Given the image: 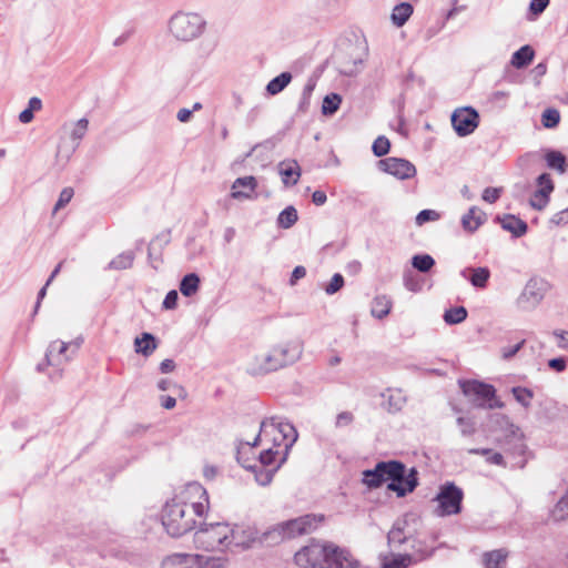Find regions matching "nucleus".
<instances>
[{
  "label": "nucleus",
  "mask_w": 568,
  "mask_h": 568,
  "mask_svg": "<svg viewBox=\"0 0 568 568\" xmlns=\"http://www.w3.org/2000/svg\"><path fill=\"white\" fill-rule=\"evenodd\" d=\"M209 508V495L199 483H190L184 491L166 501L161 520L166 532L179 538L194 529L195 517H202Z\"/></svg>",
  "instance_id": "nucleus-1"
},
{
  "label": "nucleus",
  "mask_w": 568,
  "mask_h": 568,
  "mask_svg": "<svg viewBox=\"0 0 568 568\" xmlns=\"http://www.w3.org/2000/svg\"><path fill=\"white\" fill-rule=\"evenodd\" d=\"M294 560L301 568H356L358 565L347 550L316 540L300 549Z\"/></svg>",
  "instance_id": "nucleus-2"
},
{
  "label": "nucleus",
  "mask_w": 568,
  "mask_h": 568,
  "mask_svg": "<svg viewBox=\"0 0 568 568\" xmlns=\"http://www.w3.org/2000/svg\"><path fill=\"white\" fill-rule=\"evenodd\" d=\"M237 529L231 528L226 523L204 524L195 531L194 542L197 548L206 551H213L231 545H244L237 538Z\"/></svg>",
  "instance_id": "nucleus-3"
},
{
  "label": "nucleus",
  "mask_w": 568,
  "mask_h": 568,
  "mask_svg": "<svg viewBox=\"0 0 568 568\" xmlns=\"http://www.w3.org/2000/svg\"><path fill=\"white\" fill-rule=\"evenodd\" d=\"M169 31L178 41L190 42L206 29V20L196 12L178 11L169 20Z\"/></svg>",
  "instance_id": "nucleus-4"
},
{
  "label": "nucleus",
  "mask_w": 568,
  "mask_h": 568,
  "mask_svg": "<svg viewBox=\"0 0 568 568\" xmlns=\"http://www.w3.org/2000/svg\"><path fill=\"white\" fill-rule=\"evenodd\" d=\"M261 433L264 434V439L270 438L274 446H281L284 444L285 454L282 458V463L285 462L288 449L294 445L298 437L297 430L293 424L283 420L277 416L263 419L261 422Z\"/></svg>",
  "instance_id": "nucleus-5"
},
{
  "label": "nucleus",
  "mask_w": 568,
  "mask_h": 568,
  "mask_svg": "<svg viewBox=\"0 0 568 568\" xmlns=\"http://www.w3.org/2000/svg\"><path fill=\"white\" fill-rule=\"evenodd\" d=\"M419 484L418 471L415 467L407 469L406 465L397 459L389 460L387 489L397 497H405L413 493Z\"/></svg>",
  "instance_id": "nucleus-6"
},
{
  "label": "nucleus",
  "mask_w": 568,
  "mask_h": 568,
  "mask_svg": "<svg viewBox=\"0 0 568 568\" xmlns=\"http://www.w3.org/2000/svg\"><path fill=\"white\" fill-rule=\"evenodd\" d=\"M463 394L469 398L471 404L479 408H503L505 404L497 399L496 388L491 384L485 382L469 379L459 381Z\"/></svg>",
  "instance_id": "nucleus-7"
},
{
  "label": "nucleus",
  "mask_w": 568,
  "mask_h": 568,
  "mask_svg": "<svg viewBox=\"0 0 568 568\" xmlns=\"http://www.w3.org/2000/svg\"><path fill=\"white\" fill-rule=\"evenodd\" d=\"M325 520L324 515L306 514L278 524V531L284 538H295L297 536L313 532Z\"/></svg>",
  "instance_id": "nucleus-8"
},
{
  "label": "nucleus",
  "mask_w": 568,
  "mask_h": 568,
  "mask_svg": "<svg viewBox=\"0 0 568 568\" xmlns=\"http://www.w3.org/2000/svg\"><path fill=\"white\" fill-rule=\"evenodd\" d=\"M463 489L454 483L442 485L436 496L438 501L437 515L445 517L459 514L463 508Z\"/></svg>",
  "instance_id": "nucleus-9"
},
{
  "label": "nucleus",
  "mask_w": 568,
  "mask_h": 568,
  "mask_svg": "<svg viewBox=\"0 0 568 568\" xmlns=\"http://www.w3.org/2000/svg\"><path fill=\"white\" fill-rule=\"evenodd\" d=\"M227 559L224 557L206 555L173 554L164 560L165 567L182 566L191 567L196 564L197 568H226Z\"/></svg>",
  "instance_id": "nucleus-10"
},
{
  "label": "nucleus",
  "mask_w": 568,
  "mask_h": 568,
  "mask_svg": "<svg viewBox=\"0 0 568 568\" xmlns=\"http://www.w3.org/2000/svg\"><path fill=\"white\" fill-rule=\"evenodd\" d=\"M548 288L549 284L545 280L537 277L530 278L517 298L518 307L524 311L536 308L544 300Z\"/></svg>",
  "instance_id": "nucleus-11"
},
{
  "label": "nucleus",
  "mask_w": 568,
  "mask_h": 568,
  "mask_svg": "<svg viewBox=\"0 0 568 568\" xmlns=\"http://www.w3.org/2000/svg\"><path fill=\"white\" fill-rule=\"evenodd\" d=\"M452 125L458 136L471 134L479 125L480 116L473 106L456 109L450 116Z\"/></svg>",
  "instance_id": "nucleus-12"
},
{
  "label": "nucleus",
  "mask_w": 568,
  "mask_h": 568,
  "mask_svg": "<svg viewBox=\"0 0 568 568\" xmlns=\"http://www.w3.org/2000/svg\"><path fill=\"white\" fill-rule=\"evenodd\" d=\"M377 168L381 171L399 180L412 179L416 175L415 165L410 161L403 158L390 156L382 159L377 162Z\"/></svg>",
  "instance_id": "nucleus-13"
},
{
  "label": "nucleus",
  "mask_w": 568,
  "mask_h": 568,
  "mask_svg": "<svg viewBox=\"0 0 568 568\" xmlns=\"http://www.w3.org/2000/svg\"><path fill=\"white\" fill-rule=\"evenodd\" d=\"M271 352L278 358V363L285 367L297 362L303 354V343L291 341L272 347Z\"/></svg>",
  "instance_id": "nucleus-14"
},
{
  "label": "nucleus",
  "mask_w": 568,
  "mask_h": 568,
  "mask_svg": "<svg viewBox=\"0 0 568 568\" xmlns=\"http://www.w3.org/2000/svg\"><path fill=\"white\" fill-rule=\"evenodd\" d=\"M389 460L378 462L373 469L363 471L362 481L368 488H379L384 483H388Z\"/></svg>",
  "instance_id": "nucleus-15"
},
{
  "label": "nucleus",
  "mask_w": 568,
  "mask_h": 568,
  "mask_svg": "<svg viewBox=\"0 0 568 568\" xmlns=\"http://www.w3.org/2000/svg\"><path fill=\"white\" fill-rule=\"evenodd\" d=\"M72 347V354L75 353L80 347V342L65 343L61 341L52 342L45 353V365H60V357L64 356L65 361L70 359V356L65 355L67 351Z\"/></svg>",
  "instance_id": "nucleus-16"
},
{
  "label": "nucleus",
  "mask_w": 568,
  "mask_h": 568,
  "mask_svg": "<svg viewBox=\"0 0 568 568\" xmlns=\"http://www.w3.org/2000/svg\"><path fill=\"white\" fill-rule=\"evenodd\" d=\"M237 462L247 470L252 471L254 474L255 480L261 486H267L275 473L281 467L282 460L278 465L274 466L273 468L263 467V465H253V464H246L242 460L241 453H237Z\"/></svg>",
  "instance_id": "nucleus-17"
},
{
  "label": "nucleus",
  "mask_w": 568,
  "mask_h": 568,
  "mask_svg": "<svg viewBox=\"0 0 568 568\" xmlns=\"http://www.w3.org/2000/svg\"><path fill=\"white\" fill-rule=\"evenodd\" d=\"M170 243V232L156 235L148 247V260L152 268L158 270L162 263V251Z\"/></svg>",
  "instance_id": "nucleus-18"
},
{
  "label": "nucleus",
  "mask_w": 568,
  "mask_h": 568,
  "mask_svg": "<svg viewBox=\"0 0 568 568\" xmlns=\"http://www.w3.org/2000/svg\"><path fill=\"white\" fill-rule=\"evenodd\" d=\"M257 187V181L254 176L237 178L232 184L231 197L234 200L252 199V193Z\"/></svg>",
  "instance_id": "nucleus-19"
},
{
  "label": "nucleus",
  "mask_w": 568,
  "mask_h": 568,
  "mask_svg": "<svg viewBox=\"0 0 568 568\" xmlns=\"http://www.w3.org/2000/svg\"><path fill=\"white\" fill-rule=\"evenodd\" d=\"M494 221L516 239L524 236L528 231L527 223L513 214L496 215Z\"/></svg>",
  "instance_id": "nucleus-20"
},
{
  "label": "nucleus",
  "mask_w": 568,
  "mask_h": 568,
  "mask_svg": "<svg viewBox=\"0 0 568 568\" xmlns=\"http://www.w3.org/2000/svg\"><path fill=\"white\" fill-rule=\"evenodd\" d=\"M283 368L278 358L270 351L255 357V365L251 368L253 375H263Z\"/></svg>",
  "instance_id": "nucleus-21"
},
{
  "label": "nucleus",
  "mask_w": 568,
  "mask_h": 568,
  "mask_svg": "<svg viewBox=\"0 0 568 568\" xmlns=\"http://www.w3.org/2000/svg\"><path fill=\"white\" fill-rule=\"evenodd\" d=\"M460 275L467 278L476 288H486L490 278V270L487 266L468 267L460 272Z\"/></svg>",
  "instance_id": "nucleus-22"
},
{
  "label": "nucleus",
  "mask_w": 568,
  "mask_h": 568,
  "mask_svg": "<svg viewBox=\"0 0 568 568\" xmlns=\"http://www.w3.org/2000/svg\"><path fill=\"white\" fill-rule=\"evenodd\" d=\"M278 174L285 186H293L297 184L301 176V168L296 161H283L278 164Z\"/></svg>",
  "instance_id": "nucleus-23"
},
{
  "label": "nucleus",
  "mask_w": 568,
  "mask_h": 568,
  "mask_svg": "<svg viewBox=\"0 0 568 568\" xmlns=\"http://www.w3.org/2000/svg\"><path fill=\"white\" fill-rule=\"evenodd\" d=\"M486 221V214L476 206H471L462 217V226L466 232L474 233Z\"/></svg>",
  "instance_id": "nucleus-24"
},
{
  "label": "nucleus",
  "mask_w": 568,
  "mask_h": 568,
  "mask_svg": "<svg viewBox=\"0 0 568 568\" xmlns=\"http://www.w3.org/2000/svg\"><path fill=\"white\" fill-rule=\"evenodd\" d=\"M407 520L398 519L394 523L392 529L387 534L390 545H403L412 538V532L407 530Z\"/></svg>",
  "instance_id": "nucleus-25"
},
{
  "label": "nucleus",
  "mask_w": 568,
  "mask_h": 568,
  "mask_svg": "<svg viewBox=\"0 0 568 568\" xmlns=\"http://www.w3.org/2000/svg\"><path fill=\"white\" fill-rule=\"evenodd\" d=\"M158 348V341L151 333L144 332L134 339V349L138 354L149 357Z\"/></svg>",
  "instance_id": "nucleus-26"
},
{
  "label": "nucleus",
  "mask_w": 568,
  "mask_h": 568,
  "mask_svg": "<svg viewBox=\"0 0 568 568\" xmlns=\"http://www.w3.org/2000/svg\"><path fill=\"white\" fill-rule=\"evenodd\" d=\"M544 159L550 170H556L560 174H564L567 171V158L560 151L547 149L545 151Z\"/></svg>",
  "instance_id": "nucleus-27"
},
{
  "label": "nucleus",
  "mask_w": 568,
  "mask_h": 568,
  "mask_svg": "<svg viewBox=\"0 0 568 568\" xmlns=\"http://www.w3.org/2000/svg\"><path fill=\"white\" fill-rule=\"evenodd\" d=\"M393 301L387 295H377L372 301L371 314L373 317L383 320L392 310Z\"/></svg>",
  "instance_id": "nucleus-28"
},
{
  "label": "nucleus",
  "mask_w": 568,
  "mask_h": 568,
  "mask_svg": "<svg viewBox=\"0 0 568 568\" xmlns=\"http://www.w3.org/2000/svg\"><path fill=\"white\" fill-rule=\"evenodd\" d=\"M535 57V50L531 45L525 44L515 51L511 55L510 63L516 69H524L530 64Z\"/></svg>",
  "instance_id": "nucleus-29"
},
{
  "label": "nucleus",
  "mask_w": 568,
  "mask_h": 568,
  "mask_svg": "<svg viewBox=\"0 0 568 568\" xmlns=\"http://www.w3.org/2000/svg\"><path fill=\"white\" fill-rule=\"evenodd\" d=\"M293 75L291 72L285 71L273 78L265 87V92L268 95H276L281 93L292 81Z\"/></svg>",
  "instance_id": "nucleus-30"
},
{
  "label": "nucleus",
  "mask_w": 568,
  "mask_h": 568,
  "mask_svg": "<svg viewBox=\"0 0 568 568\" xmlns=\"http://www.w3.org/2000/svg\"><path fill=\"white\" fill-rule=\"evenodd\" d=\"M413 11L414 8L408 2L396 4L390 16L392 22L398 28L403 27L413 14Z\"/></svg>",
  "instance_id": "nucleus-31"
},
{
  "label": "nucleus",
  "mask_w": 568,
  "mask_h": 568,
  "mask_svg": "<svg viewBox=\"0 0 568 568\" xmlns=\"http://www.w3.org/2000/svg\"><path fill=\"white\" fill-rule=\"evenodd\" d=\"M200 276L196 273H187L180 282V292L185 297L193 296L200 288Z\"/></svg>",
  "instance_id": "nucleus-32"
},
{
  "label": "nucleus",
  "mask_w": 568,
  "mask_h": 568,
  "mask_svg": "<svg viewBox=\"0 0 568 568\" xmlns=\"http://www.w3.org/2000/svg\"><path fill=\"white\" fill-rule=\"evenodd\" d=\"M135 258L134 251H125L116 255L106 266V270H128L133 265Z\"/></svg>",
  "instance_id": "nucleus-33"
},
{
  "label": "nucleus",
  "mask_w": 568,
  "mask_h": 568,
  "mask_svg": "<svg viewBox=\"0 0 568 568\" xmlns=\"http://www.w3.org/2000/svg\"><path fill=\"white\" fill-rule=\"evenodd\" d=\"M297 210L293 205H288L280 212L276 223L278 227L287 230L291 229L297 222Z\"/></svg>",
  "instance_id": "nucleus-34"
},
{
  "label": "nucleus",
  "mask_w": 568,
  "mask_h": 568,
  "mask_svg": "<svg viewBox=\"0 0 568 568\" xmlns=\"http://www.w3.org/2000/svg\"><path fill=\"white\" fill-rule=\"evenodd\" d=\"M508 551L504 548L487 551L483 556L486 568H499L500 564L506 561Z\"/></svg>",
  "instance_id": "nucleus-35"
},
{
  "label": "nucleus",
  "mask_w": 568,
  "mask_h": 568,
  "mask_svg": "<svg viewBox=\"0 0 568 568\" xmlns=\"http://www.w3.org/2000/svg\"><path fill=\"white\" fill-rule=\"evenodd\" d=\"M316 87V80L314 78H310L306 84L303 88L301 99L297 105V113H306L311 105V97Z\"/></svg>",
  "instance_id": "nucleus-36"
},
{
  "label": "nucleus",
  "mask_w": 568,
  "mask_h": 568,
  "mask_svg": "<svg viewBox=\"0 0 568 568\" xmlns=\"http://www.w3.org/2000/svg\"><path fill=\"white\" fill-rule=\"evenodd\" d=\"M538 189L535 191V197H550L551 192L554 191V182L550 178L549 173H541L537 180Z\"/></svg>",
  "instance_id": "nucleus-37"
},
{
  "label": "nucleus",
  "mask_w": 568,
  "mask_h": 568,
  "mask_svg": "<svg viewBox=\"0 0 568 568\" xmlns=\"http://www.w3.org/2000/svg\"><path fill=\"white\" fill-rule=\"evenodd\" d=\"M383 397L386 398L383 402V406L389 412V413H397L399 412L404 405H405V397L402 395L400 392L392 393L389 392L388 395L383 394Z\"/></svg>",
  "instance_id": "nucleus-38"
},
{
  "label": "nucleus",
  "mask_w": 568,
  "mask_h": 568,
  "mask_svg": "<svg viewBox=\"0 0 568 568\" xmlns=\"http://www.w3.org/2000/svg\"><path fill=\"white\" fill-rule=\"evenodd\" d=\"M338 72L343 75L352 77L358 72V64L362 63L361 59L348 61L345 57L336 55Z\"/></svg>",
  "instance_id": "nucleus-39"
},
{
  "label": "nucleus",
  "mask_w": 568,
  "mask_h": 568,
  "mask_svg": "<svg viewBox=\"0 0 568 568\" xmlns=\"http://www.w3.org/2000/svg\"><path fill=\"white\" fill-rule=\"evenodd\" d=\"M342 103V97L338 93L326 94L322 103L323 115L329 116L337 112Z\"/></svg>",
  "instance_id": "nucleus-40"
},
{
  "label": "nucleus",
  "mask_w": 568,
  "mask_h": 568,
  "mask_svg": "<svg viewBox=\"0 0 568 568\" xmlns=\"http://www.w3.org/2000/svg\"><path fill=\"white\" fill-rule=\"evenodd\" d=\"M550 516L556 523L568 520V491L557 501Z\"/></svg>",
  "instance_id": "nucleus-41"
},
{
  "label": "nucleus",
  "mask_w": 568,
  "mask_h": 568,
  "mask_svg": "<svg viewBox=\"0 0 568 568\" xmlns=\"http://www.w3.org/2000/svg\"><path fill=\"white\" fill-rule=\"evenodd\" d=\"M410 262H412V266L422 273L429 272L433 268V266L435 265L434 257L426 253L425 254H415L412 257Z\"/></svg>",
  "instance_id": "nucleus-42"
},
{
  "label": "nucleus",
  "mask_w": 568,
  "mask_h": 568,
  "mask_svg": "<svg viewBox=\"0 0 568 568\" xmlns=\"http://www.w3.org/2000/svg\"><path fill=\"white\" fill-rule=\"evenodd\" d=\"M467 315L464 306H456L445 311L444 321L449 325L459 324L467 318Z\"/></svg>",
  "instance_id": "nucleus-43"
},
{
  "label": "nucleus",
  "mask_w": 568,
  "mask_h": 568,
  "mask_svg": "<svg viewBox=\"0 0 568 568\" xmlns=\"http://www.w3.org/2000/svg\"><path fill=\"white\" fill-rule=\"evenodd\" d=\"M511 394L515 399L525 408L531 406V399L534 398V392L530 388L523 386H515L511 388Z\"/></svg>",
  "instance_id": "nucleus-44"
},
{
  "label": "nucleus",
  "mask_w": 568,
  "mask_h": 568,
  "mask_svg": "<svg viewBox=\"0 0 568 568\" xmlns=\"http://www.w3.org/2000/svg\"><path fill=\"white\" fill-rule=\"evenodd\" d=\"M234 529H237V538L244 542V545H236L237 547L248 548L255 541L257 535L255 529L242 526H235Z\"/></svg>",
  "instance_id": "nucleus-45"
},
{
  "label": "nucleus",
  "mask_w": 568,
  "mask_h": 568,
  "mask_svg": "<svg viewBox=\"0 0 568 568\" xmlns=\"http://www.w3.org/2000/svg\"><path fill=\"white\" fill-rule=\"evenodd\" d=\"M560 122V113L557 109L548 108L541 114V123L547 129L556 128Z\"/></svg>",
  "instance_id": "nucleus-46"
},
{
  "label": "nucleus",
  "mask_w": 568,
  "mask_h": 568,
  "mask_svg": "<svg viewBox=\"0 0 568 568\" xmlns=\"http://www.w3.org/2000/svg\"><path fill=\"white\" fill-rule=\"evenodd\" d=\"M389 150H390V142L384 135H379L373 142L372 152L377 158H382V156L386 155L389 152Z\"/></svg>",
  "instance_id": "nucleus-47"
},
{
  "label": "nucleus",
  "mask_w": 568,
  "mask_h": 568,
  "mask_svg": "<svg viewBox=\"0 0 568 568\" xmlns=\"http://www.w3.org/2000/svg\"><path fill=\"white\" fill-rule=\"evenodd\" d=\"M440 219L439 212L435 210L425 209L422 210L415 217V222L417 225H423L427 222H434Z\"/></svg>",
  "instance_id": "nucleus-48"
},
{
  "label": "nucleus",
  "mask_w": 568,
  "mask_h": 568,
  "mask_svg": "<svg viewBox=\"0 0 568 568\" xmlns=\"http://www.w3.org/2000/svg\"><path fill=\"white\" fill-rule=\"evenodd\" d=\"M344 277L339 273H335L329 283L325 286V293L327 295H333L337 293L344 286Z\"/></svg>",
  "instance_id": "nucleus-49"
},
{
  "label": "nucleus",
  "mask_w": 568,
  "mask_h": 568,
  "mask_svg": "<svg viewBox=\"0 0 568 568\" xmlns=\"http://www.w3.org/2000/svg\"><path fill=\"white\" fill-rule=\"evenodd\" d=\"M277 454V450H274L273 448L264 449L258 455V463H254L253 465H263V467H268L273 465Z\"/></svg>",
  "instance_id": "nucleus-50"
},
{
  "label": "nucleus",
  "mask_w": 568,
  "mask_h": 568,
  "mask_svg": "<svg viewBox=\"0 0 568 568\" xmlns=\"http://www.w3.org/2000/svg\"><path fill=\"white\" fill-rule=\"evenodd\" d=\"M88 125H89V121H88V119H85V118L80 119V120L75 123V125H74V128H73V130H72V132H71V138H72V140H74V141H80V140H82V139H83V136H84V135H85V133H87Z\"/></svg>",
  "instance_id": "nucleus-51"
},
{
  "label": "nucleus",
  "mask_w": 568,
  "mask_h": 568,
  "mask_svg": "<svg viewBox=\"0 0 568 568\" xmlns=\"http://www.w3.org/2000/svg\"><path fill=\"white\" fill-rule=\"evenodd\" d=\"M404 286L410 292H419L422 290V282L413 275L409 271L404 273Z\"/></svg>",
  "instance_id": "nucleus-52"
},
{
  "label": "nucleus",
  "mask_w": 568,
  "mask_h": 568,
  "mask_svg": "<svg viewBox=\"0 0 568 568\" xmlns=\"http://www.w3.org/2000/svg\"><path fill=\"white\" fill-rule=\"evenodd\" d=\"M457 424L460 427V432H462L463 436H470L476 430L475 423L470 418L463 417V416L458 417Z\"/></svg>",
  "instance_id": "nucleus-53"
},
{
  "label": "nucleus",
  "mask_w": 568,
  "mask_h": 568,
  "mask_svg": "<svg viewBox=\"0 0 568 568\" xmlns=\"http://www.w3.org/2000/svg\"><path fill=\"white\" fill-rule=\"evenodd\" d=\"M74 191L72 187H64L59 195V199L54 205V211H58L65 206L73 197Z\"/></svg>",
  "instance_id": "nucleus-54"
},
{
  "label": "nucleus",
  "mask_w": 568,
  "mask_h": 568,
  "mask_svg": "<svg viewBox=\"0 0 568 568\" xmlns=\"http://www.w3.org/2000/svg\"><path fill=\"white\" fill-rule=\"evenodd\" d=\"M526 341L521 339L513 346H505L501 348V357L506 361L513 358L525 345Z\"/></svg>",
  "instance_id": "nucleus-55"
},
{
  "label": "nucleus",
  "mask_w": 568,
  "mask_h": 568,
  "mask_svg": "<svg viewBox=\"0 0 568 568\" xmlns=\"http://www.w3.org/2000/svg\"><path fill=\"white\" fill-rule=\"evenodd\" d=\"M179 301V294L175 290H171L166 293L163 302L162 307L164 310H174L178 306Z\"/></svg>",
  "instance_id": "nucleus-56"
},
{
  "label": "nucleus",
  "mask_w": 568,
  "mask_h": 568,
  "mask_svg": "<svg viewBox=\"0 0 568 568\" xmlns=\"http://www.w3.org/2000/svg\"><path fill=\"white\" fill-rule=\"evenodd\" d=\"M501 194V189L499 187H486L483 192V200L488 203H495Z\"/></svg>",
  "instance_id": "nucleus-57"
},
{
  "label": "nucleus",
  "mask_w": 568,
  "mask_h": 568,
  "mask_svg": "<svg viewBox=\"0 0 568 568\" xmlns=\"http://www.w3.org/2000/svg\"><path fill=\"white\" fill-rule=\"evenodd\" d=\"M549 1L550 0H531L529 4L530 12L535 16L541 14L548 7Z\"/></svg>",
  "instance_id": "nucleus-58"
},
{
  "label": "nucleus",
  "mask_w": 568,
  "mask_h": 568,
  "mask_svg": "<svg viewBox=\"0 0 568 568\" xmlns=\"http://www.w3.org/2000/svg\"><path fill=\"white\" fill-rule=\"evenodd\" d=\"M548 367L557 373H561L567 367V359L565 357H555L548 361Z\"/></svg>",
  "instance_id": "nucleus-59"
},
{
  "label": "nucleus",
  "mask_w": 568,
  "mask_h": 568,
  "mask_svg": "<svg viewBox=\"0 0 568 568\" xmlns=\"http://www.w3.org/2000/svg\"><path fill=\"white\" fill-rule=\"evenodd\" d=\"M412 562V556L408 554L405 555H398L395 557L392 561L393 568H407L409 564Z\"/></svg>",
  "instance_id": "nucleus-60"
},
{
  "label": "nucleus",
  "mask_w": 568,
  "mask_h": 568,
  "mask_svg": "<svg viewBox=\"0 0 568 568\" xmlns=\"http://www.w3.org/2000/svg\"><path fill=\"white\" fill-rule=\"evenodd\" d=\"M354 415L351 412H342L336 416V427H343L352 424Z\"/></svg>",
  "instance_id": "nucleus-61"
},
{
  "label": "nucleus",
  "mask_w": 568,
  "mask_h": 568,
  "mask_svg": "<svg viewBox=\"0 0 568 568\" xmlns=\"http://www.w3.org/2000/svg\"><path fill=\"white\" fill-rule=\"evenodd\" d=\"M551 222L557 225H564L568 223V207L552 215Z\"/></svg>",
  "instance_id": "nucleus-62"
},
{
  "label": "nucleus",
  "mask_w": 568,
  "mask_h": 568,
  "mask_svg": "<svg viewBox=\"0 0 568 568\" xmlns=\"http://www.w3.org/2000/svg\"><path fill=\"white\" fill-rule=\"evenodd\" d=\"M306 275V268L302 265L295 266L291 274L290 284L295 285L296 282Z\"/></svg>",
  "instance_id": "nucleus-63"
},
{
  "label": "nucleus",
  "mask_w": 568,
  "mask_h": 568,
  "mask_svg": "<svg viewBox=\"0 0 568 568\" xmlns=\"http://www.w3.org/2000/svg\"><path fill=\"white\" fill-rule=\"evenodd\" d=\"M327 201V196H326V193L324 191H321V190H316L313 192L312 194V202L317 205V206H321V205H324Z\"/></svg>",
  "instance_id": "nucleus-64"
}]
</instances>
